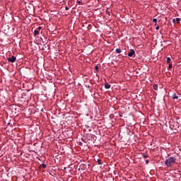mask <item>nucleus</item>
I'll return each instance as SVG.
<instances>
[{"instance_id": "nucleus-1", "label": "nucleus", "mask_w": 181, "mask_h": 181, "mask_svg": "<svg viewBox=\"0 0 181 181\" xmlns=\"http://www.w3.org/2000/svg\"><path fill=\"white\" fill-rule=\"evenodd\" d=\"M176 157L171 156L165 160V165L167 168H172L176 163Z\"/></svg>"}, {"instance_id": "nucleus-3", "label": "nucleus", "mask_w": 181, "mask_h": 181, "mask_svg": "<svg viewBox=\"0 0 181 181\" xmlns=\"http://www.w3.org/2000/svg\"><path fill=\"white\" fill-rule=\"evenodd\" d=\"M129 57H135V51L132 49L130 52H128Z\"/></svg>"}, {"instance_id": "nucleus-4", "label": "nucleus", "mask_w": 181, "mask_h": 181, "mask_svg": "<svg viewBox=\"0 0 181 181\" xmlns=\"http://www.w3.org/2000/svg\"><path fill=\"white\" fill-rule=\"evenodd\" d=\"M105 88H107V89L111 88V85H110V84H108L107 83H106L105 84Z\"/></svg>"}, {"instance_id": "nucleus-7", "label": "nucleus", "mask_w": 181, "mask_h": 181, "mask_svg": "<svg viewBox=\"0 0 181 181\" xmlns=\"http://www.w3.org/2000/svg\"><path fill=\"white\" fill-rule=\"evenodd\" d=\"M173 100H177L178 97L176 95V94L175 93L173 95Z\"/></svg>"}, {"instance_id": "nucleus-6", "label": "nucleus", "mask_w": 181, "mask_h": 181, "mask_svg": "<svg viewBox=\"0 0 181 181\" xmlns=\"http://www.w3.org/2000/svg\"><path fill=\"white\" fill-rule=\"evenodd\" d=\"M175 22H176V23H180V18H177L175 19Z\"/></svg>"}, {"instance_id": "nucleus-16", "label": "nucleus", "mask_w": 181, "mask_h": 181, "mask_svg": "<svg viewBox=\"0 0 181 181\" xmlns=\"http://www.w3.org/2000/svg\"><path fill=\"white\" fill-rule=\"evenodd\" d=\"M37 30H38V32H39L40 30H42V27H38V28H37Z\"/></svg>"}, {"instance_id": "nucleus-18", "label": "nucleus", "mask_w": 181, "mask_h": 181, "mask_svg": "<svg viewBox=\"0 0 181 181\" xmlns=\"http://www.w3.org/2000/svg\"><path fill=\"white\" fill-rule=\"evenodd\" d=\"M107 15H108L109 16H111L110 11H107Z\"/></svg>"}, {"instance_id": "nucleus-19", "label": "nucleus", "mask_w": 181, "mask_h": 181, "mask_svg": "<svg viewBox=\"0 0 181 181\" xmlns=\"http://www.w3.org/2000/svg\"><path fill=\"white\" fill-rule=\"evenodd\" d=\"M146 165H148L149 163V160H146Z\"/></svg>"}, {"instance_id": "nucleus-15", "label": "nucleus", "mask_w": 181, "mask_h": 181, "mask_svg": "<svg viewBox=\"0 0 181 181\" xmlns=\"http://www.w3.org/2000/svg\"><path fill=\"white\" fill-rule=\"evenodd\" d=\"M153 22H154L155 23H156V22H158V19L153 18Z\"/></svg>"}, {"instance_id": "nucleus-22", "label": "nucleus", "mask_w": 181, "mask_h": 181, "mask_svg": "<svg viewBox=\"0 0 181 181\" xmlns=\"http://www.w3.org/2000/svg\"><path fill=\"white\" fill-rule=\"evenodd\" d=\"M78 4H80V1H78Z\"/></svg>"}, {"instance_id": "nucleus-2", "label": "nucleus", "mask_w": 181, "mask_h": 181, "mask_svg": "<svg viewBox=\"0 0 181 181\" xmlns=\"http://www.w3.org/2000/svg\"><path fill=\"white\" fill-rule=\"evenodd\" d=\"M8 62H10V63H15L16 62V57L12 56L11 57H9L7 59Z\"/></svg>"}, {"instance_id": "nucleus-10", "label": "nucleus", "mask_w": 181, "mask_h": 181, "mask_svg": "<svg viewBox=\"0 0 181 181\" xmlns=\"http://www.w3.org/2000/svg\"><path fill=\"white\" fill-rule=\"evenodd\" d=\"M153 88L155 90H158V84L153 85Z\"/></svg>"}, {"instance_id": "nucleus-14", "label": "nucleus", "mask_w": 181, "mask_h": 181, "mask_svg": "<svg viewBox=\"0 0 181 181\" xmlns=\"http://www.w3.org/2000/svg\"><path fill=\"white\" fill-rule=\"evenodd\" d=\"M98 165H101V159H98Z\"/></svg>"}, {"instance_id": "nucleus-20", "label": "nucleus", "mask_w": 181, "mask_h": 181, "mask_svg": "<svg viewBox=\"0 0 181 181\" xmlns=\"http://www.w3.org/2000/svg\"><path fill=\"white\" fill-rule=\"evenodd\" d=\"M156 30H159V26H157V27L156 28Z\"/></svg>"}, {"instance_id": "nucleus-24", "label": "nucleus", "mask_w": 181, "mask_h": 181, "mask_svg": "<svg viewBox=\"0 0 181 181\" xmlns=\"http://www.w3.org/2000/svg\"><path fill=\"white\" fill-rule=\"evenodd\" d=\"M82 143L80 144V145H81Z\"/></svg>"}, {"instance_id": "nucleus-23", "label": "nucleus", "mask_w": 181, "mask_h": 181, "mask_svg": "<svg viewBox=\"0 0 181 181\" xmlns=\"http://www.w3.org/2000/svg\"><path fill=\"white\" fill-rule=\"evenodd\" d=\"M173 22H175V19L173 20Z\"/></svg>"}, {"instance_id": "nucleus-5", "label": "nucleus", "mask_w": 181, "mask_h": 181, "mask_svg": "<svg viewBox=\"0 0 181 181\" xmlns=\"http://www.w3.org/2000/svg\"><path fill=\"white\" fill-rule=\"evenodd\" d=\"M34 35H35V36H37V35H39V30H35L34 31Z\"/></svg>"}, {"instance_id": "nucleus-8", "label": "nucleus", "mask_w": 181, "mask_h": 181, "mask_svg": "<svg viewBox=\"0 0 181 181\" xmlns=\"http://www.w3.org/2000/svg\"><path fill=\"white\" fill-rule=\"evenodd\" d=\"M41 168H42L43 169H46L47 168V165H46L45 164H42Z\"/></svg>"}, {"instance_id": "nucleus-12", "label": "nucleus", "mask_w": 181, "mask_h": 181, "mask_svg": "<svg viewBox=\"0 0 181 181\" xmlns=\"http://www.w3.org/2000/svg\"><path fill=\"white\" fill-rule=\"evenodd\" d=\"M116 52H117V53H121V49H119V48H117V49H116Z\"/></svg>"}, {"instance_id": "nucleus-13", "label": "nucleus", "mask_w": 181, "mask_h": 181, "mask_svg": "<svg viewBox=\"0 0 181 181\" xmlns=\"http://www.w3.org/2000/svg\"><path fill=\"white\" fill-rule=\"evenodd\" d=\"M95 69L96 70V71H98V70L100 69V68L98 67V66H96L95 67Z\"/></svg>"}, {"instance_id": "nucleus-9", "label": "nucleus", "mask_w": 181, "mask_h": 181, "mask_svg": "<svg viewBox=\"0 0 181 181\" xmlns=\"http://www.w3.org/2000/svg\"><path fill=\"white\" fill-rule=\"evenodd\" d=\"M170 62H172V59H170V57H167V63H170Z\"/></svg>"}, {"instance_id": "nucleus-21", "label": "nucleus", "mask_w": 181, "mask_h": 181, "mask_svg": "<svg viewBox=\"0 0 181 181\" xmlns=\"http://www.w3.org/2000/svg\"><path fill=\"white\" fill-rule=\"evenodd\" d=\"M65 11H69V8L67 6L65 7Z\"/></svg>"}, {"instance_id": "nucleus-11", "label": "nucleus", "mask_w": 181, "mask_h": 181, "mask_svg": "<svg viewBox=\"0 0 181 181\" xmlns=\"http://www.w3.org/2000/svg\"><path fill=\"white\" fill-rule=\"evenodd\" d=\"M143 158H144V159H146V158H148V153H144L143 155Z\"/></svg>"}, {"instance_id": "nucleus-17", "label": "nucleus", "mask_w": 181, "mask_h": 181, "mask_svg": "<svg viewBox=\"0 0 181 181\" xmlns=\"http://www.w3.org/2000/svg\"><path fill=\"white\" fill-rule=\"evenodd\" d=\"M172 67H173L172 64H170L169 66H168V69H172Z\"/></svg>"}]
</instances>
